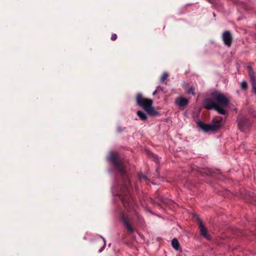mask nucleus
Here are the masks:
<instances>
[{"label":"nucleus","instance_id":"nucleus-11","mask_svg":"<svg viewBox=\"0 0 256 256\" xmlns=\"http://www.w3.org/2000/svg\"><path fill=\"white\" fill-rule=\"evenodd\" d=\"M136 114L141 120L144 121L147 120V116L146 114L142 110H138Z\"/></svg>","mask_w":256,"mask_h":256},{"label":"nucleus","instance_id":"nucleus-7","mask_svg":"<svg viewBox=\"0 0 256 256\" xmlns=\"http://www.w3.org/2000/svg\"><path fill=\"white\" fill-rule=\"evenodd\" d=\"M198 224L199 226L200 234L202 236H203L206 240H210L211 236L208 234L206 228H205V226L203 224L202 220L200 219H198Z\"/></svg>","mask_w":256,"mask_h":256},{"label":"nucleus","instance_id":"nucleus-12","mask_svg":"<svg viewBox=\"0 0 256 256\" xmlns=\"http://www.w3.org/2000/svg\"><path fill=\"white\" fill-rule=\"evenodd\" d=\"M172 245L176 250H178L180 248L179 242L176 238H173L172 240Z\"/></svg>","mask_w":256,"mask_h":256},{"label":"nucleus","instance_id":"nucleus-1","mask_svg":"<svg viewBox=\"0 0 256 256\" xmlns=\"http://www.w3.org/2000/svg\"><path fill=\"white\" fill-rule=\"evenodd\" d=\"M109 160L116 169L120 173L121 176L124 178H126L128 180V184H126L127 194L125 196H122V199L124 206L128 211L130 212V214L128 216L122 215L121 219L127 231L130 233H132L134 231L132 224H142L144 221L143 218L136 210L135 206L131 198H130V191L128 186L130 184V180L126 173L125 166L122 162L119 156L116 153L110 154Z\"/></svg>","mask_w":256,"mask_h":256},{"label":"nucleus","instance_id":"nucleus-15","mask_svg":"<svg viewBox=\"0 0 256 256\" xmlns=\"http://www.w3.org/2000/svg\"><path fill=\"white\" fill-rule=\"evenodd\" d=\"M187 92L188 94H192V95H194V88L193 86H190L188 88L187 90Z\"/></svg>","mask_w":256,"mask_h":256},{"label":"nucleus","instance_id":"nucleus-2","mask_svg":"<svg viewBox=\"0 0 256 256\" xmlns=\"http://www.w3.org/2000/svg\"><path fill=\"white\" fill-rule=\"evenodd\" d=\"M136 100L137 104L144 109L148 114L151 116L159 114V112L152 106L153 101L152 100L145 98L141 94H138Z\"/></svg>","mask_w":256,"mask_h":256},{"label":"nucleus","instance_id":"nucleus-17","mask_svg":"<svg viewBox=\"0 0 256 256\" xmlns=\"http://www.w3.org/2000/svg\"><path fill=\"white\" fill-rule=\"evenodd\" d=\"M138 177L140 180H145L146 178V176L142 174H138Z\"/></svg>","mask_w":256,"mask_h":256},{"label":"nucleus","instance_id":"nucleus-8","mask_svg":"<svg viewBox=\"0 0 256 256\" xmlns=\"http://www.w3.org/2000/svg\"><path fill=\"white\" fill-rule=\"evenodd\" d=\"M222 40L226 45L230 46L232 42V36L230 32L225 31L222 34Z\"/></svg>","mask_w":256,"mask_h":256},{"label":"nucleus","instance_id":"nucleus-3","mask_svg":"<svg viewBox=\"0 0 256 256\" xmlns=\"http://www.w3.org/2000/svg\"><path fill=\"white\" fill-rule=\"evenodd\" d=\"M221 117L214 118L210 124H206L202 121L197 122L198 126L205 132H214L218 130L222 125Z\"/></svg>","mask_w":256,"mask_h":256},{"label":"nucleus","instance_id":"nucleus-9","mask_svg":"<svg viewBox=\"0 0 256 256\" xmlns=\"http://www.w3.org/2000/svg\"><path fill=\"white\" fill-rule=\"evenodd\" d=\"M176 104L180 107L186 106L188 103V100L182 96H179L176 100Z\"/></svg>","mask_w":256,"mask_h":256},{"label":"nucleus","instance_id":"nucleus-13","mask_svg":"<svg viewBox=\"0 0 256 256\" xmlns=\"http://www.w3.org/2000/svg\"><path fill=\"white\" fill-rule=\"evenodd\" d=\"M240 88L242 90H246L248 89V83L246 80H244L241 82Z\"/></svg>","mask_w":256,"mask_h":256},{"label":"nucleus","instance_id":"nucleus-19","mask_svg":"<svg viewBox=\"0 0 256 256\" xmlns=\"http://www.w3.org/2000/svg\"><path fill=\"white\" fill-rule=\"evenodd\" d=\"M156 93V91H155L154 92V94H155Z\"/></svg>","mask_w":256,"mask_h":256},{"label":"nucleus","instance_id":"nucleus-10","mask_svg":"<svg viewBox=\"0 0 256 256\" xmlns=\"http://www.w3.org/2000/svg\"><path fill=\"white\" fill-rule=\"evenodd\" d=\"M250 77L252 87V91L256 95V78L253 72H250Z\"/></svg>","mask_w":256,"mask_h":256},{"label":"nucleus","instance_id":"nucleus-4","mask_svg":"<svg viewBox=\"0 0 256 256\" xmlns=\"http://www.w3.org/2000/svg\"><path fill=\"white\" fill-rule=\"evenodd\" d=\"M238 128L241 131H246L248 129L252 124V121L249 118L240 114L238 116L237 118Z\"/></svg>","mask_w":256,"mask_h":256},{"label":"nucleus","instance_id":"nucleus-18","mask_svg":"<svg viewBox=\"0 0 256 256\" xmlns=\"http://www.w3.org/2000/svg\"><path fill=\"white\" fill-rule=\"evenodd\" d=\"M102 239H103V240H104V246H102V249H100V250H99V251H100V252H101L102 251V249L105 247V246H106V241H105V240H104V238H102Z\"/></svg>","mask_w":256,"mask_h":256},{"label":"nucleus","instance_id":"nucleus-6","mask_svg":"<svg viewBox=\"0 0 256 256\" xmlns=\"http://www.w3.org/2000/svg\"><path fill=\"white\" fill-rule=\"evenodd\" d=\"M213 98L216 102V104L220 108L226 106L228 104V100L222 94L215 93L213 94Z\"/></svg>","mask_w":256,"mask_h":256},{"label":"nucleus","instance_id":"nucleus-14","mask_svg":"<svg viewBox=\"0 0 256 256\" xmlns=\"http://www.w3.org/2000/svg\"><path fill=\"white\" fill-rule=\"evenodd\" d=\"M168 74L166 72H164L160 78V81L164 82L168 78Z\"/></svg>","mask_w":256,"mask_h":256},{"label":"nucleus","instance_id":"nucleus-5","mask_svg":"<svg viewBox=\"0 0 256 256\" xmlns=\"http://www.w3.org/2000/svg\"><path fill=\"white\" fill-rule=\"evenodd\" d=\"M204 107L208 110L214 109L221 114H225L226 113L223 108H220V106L212 99L206 100L204 102Z\"/></svg>","mask_w":256,"mask_h":256},{"label":"nucleus","instance_id":"nucleus-16","mask_svg":"<svg viewBox=\"0 0 256 256\" xmlns=\"http://www.w3.org/2000/svg\"><path fill=\"white\" fill-rule=\"evenodd\" d=\"M117 35L115 34H113L111 36V40L112 41L116 40L117 38Z\"/></svg>","mask_w":256,"mask_h":256}]
</instances>
